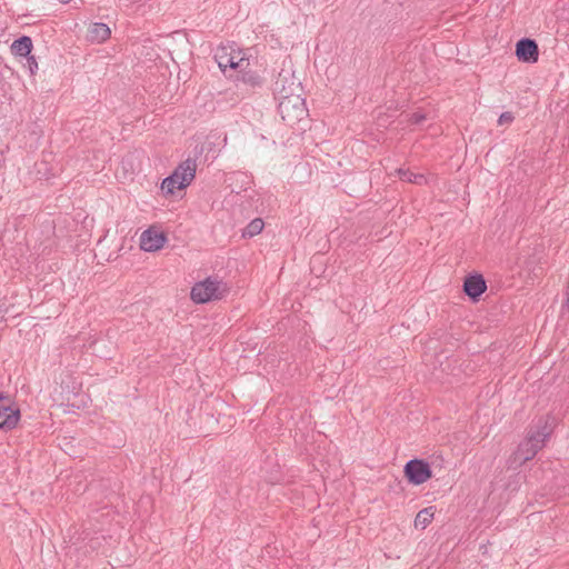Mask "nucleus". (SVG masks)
<instances>
[{"label": "nucleus", "mask_w": 569, "mask_h": 569, "mask_svg": "<svg viewBox=\"0 0 569 569\" xmlns=\"http://www.w3.org/2000/svg\"><path fill=\"white\" fill-rule=\"evenodd\" d=\"M550 429L547 423L538 430L528 433L526 439L521 441L517 450L509 459L510 467H520L525 462L535 458V456L545 447L546 441L550 437Z\"/></svg>", "instance_id": "obj_1"}, {"label": "nucleus", "mask_w": 569, "mask_h": 569, "mask_svg": "<svg viewBox=\"0 0 569 569\" xmlns=\"http://www.w3.org/2000/svg\"><path fill=\"white\" fill-rule=\"evenodd\" d=\"M278 111L289 126L301 121L308 113L302 94L278 99Z\"/></svg>", "instance_id": "obj_2"}, {"label": "nucleus", "mask_w": 569, "mask_h": 569, "mask_svg": "<svg viewBox=\"0 0 569 569\" xmlns=\"http://www.w3.org/2000/svg\"><path fill=\"white\" fill-rule=\"evenodd\" d=\"M272 90L277 100L302 94L303 91L301 83L296 79L295 73L287 69H282L278 73L273 82Z\"/></svg>", "instance_id": "obj_3"}, {"label": "nucleus", "mask_w": 569, "mask_h": 569, "mask_svg": "<svg viewBox=\"0 0 569 569\" xmlns=\"http://www.w3.org/2000/svg\"><path fill=\"white\" fill-rule=\"evenodd\" d=\"M408 482L415 486L422 485L432 478L430 465L422 459H411L403 468Z\"/></svg>", "instance_id": "obj_4"}, {"label": "nucleus", "mask_w": 569, "mask_h": 569, "mask_svg": "<svg viewBox=\"0 0 569 569\" xmlns=\"http://www.w3.org/2000/svg\"><path fill=\"white\" fill-rule=\"evenodd\" d=\"M221 284L220 281L208 278L192 287L190 297L196 303H204L213 299H220L222 295L220 290Z\"/></svg>", "instance_id": "obj_5"}, {"label": "nucleus", "mask_w": 569, "mask_h": 569, "mask_svg": "<svg viewBox=\"0 0 569 569\" xmlns=\"http://www.w3.org/2000/svg\"><path fill=\"white\" fill-rule=\"evenodd\" d=\"M516 56L519 61L525 63H535L539 58V48L537 42L530 38H522L516 43Z\"/></svg>", "instance_id": "obj_6"}, {"label": "nucleus", "mask_w": 569, "mask_h": 569, "mask_svg": "<svg viewBox=\"0 0 569 569\" xmlns=\"http://www.w3.org/2000/svg\"><path fill=\"white\" fill-rule=\"evenodd\" d=\"M3 400H8V397L0 392V430H11L20 420V410L3 403Z\"/></svg>", "instance_id": "obj_7"}, {"label": "nucleus", "mask_w": 569, "mask_h": 569, "mask_svg": "<svg viewBox=\"0 0 569 569\" xmlns=\"http://www.w3.org/2000/svg\"><path fill=\"white\" fill-rule=\"evenodd\" d=\"M463 292L472 301H478L481 295L487 290V282L482 274H468L463 281Z\"/></svg>", "instance_id": "obj_8"}, {"label": "nucleus", "mask_w": 569, "mask_h": 569, "mask_svg": "<svg viewBox=\"0 0 569 569\" xmlns=\"http://www.w3.org/2000/svg\"><path fill=\"white\" fill-rule=\"evenodd\" d=\"M167 238L162 232L148 229L140 237V248L147 252H153L161 249Z\"/></svg>", "instance_id": "obj_9"}, {"label": "nucleus", "mask_w": 569, "mask_h": 569, "mask_svg": "<svg viewBox=\"0 0 569 569\" xmlns=\"http://www.w3.org/2000/svg\"><path fill=\"white\" fill-rule=\"evenodd\" d=\"M196 170V160L188 158L182 161L172 172V174H177L178 187H188L194 179Z\"/></svg>", "instance_id": "obj_10"}, {"label": "nucleus", "mask_w": 569, "mask_h": 569, "mask_svg": "<svg viewBox=\"0 0 569 569\" xmlns=\"http://www.w3.org/2000/svg\"><path fill=\"white\" fill-rule=\"evenodd\" d=\"M233 54L232 46H220L217 48L214 52V60L217 61L220 70L227 77H232V74H228V66H231Z\"/></svg>", "instance_id": "obj_11"}, {"label": "nucleus", "mask_w": 569, "mask_h": 569, "mask_svg": "<svg viewBox=\"0 0 569 569\" xmlns=\"http://www.w3.org/2000/svg\"><path fill=\"white\" fill-rule=\"evenodd\" d=\"M236 81L251 89L260 88L263 84L262 77L256 71L247 70V68L237 73Z\"/></svg>", "instance_id": "obj_12"}, {"label": "nucleus", "mask_w": 569, "mask_h": 569, "mask_svg": "<svg viewBox=\"0 0 569 569\" xmlns=\"http://www.w3.org/2000/svg\"><path fill=\"white\" fill-rule=\"evenodd\" d=\"M110 28L102 22L92 23L88 29V39L92 42L101 43L109 39Z\"/></svg>", "instance_id": "obj_13"}, {"label": "nucleus", "mask_w": 569, "mask_h": 569, "mask_svg": "<svg viewBox=\"0 0 569 569\" xmlns=\"http://www.w3.org/2000/svg\"><path fill=\"white\" fill-rule=\"evenodd\" d=\"M32 40L28 36L16 39L11 44V52L18 57H28L32 51Z\"/></svg>", "instance_id": "obj_14"}, {"label": "nucleus", "mask_w": 569, "mask_h": 569, "mask_svg": "<svg viewBox=\"0 0 569 569\" xmlns=\"http://www.w3.org/2000/svg\"><path fill=\"white\" fill-rule=\"evenodd\" d=\"M231 66H228V71H242L249 66V60L244 58V54L241 50L233 48Z\"/></svg>", "instance_id": "obj_15"}, {"label": "nucleus", "mask_w": 569, "mask_h": 569, "mask_svg": "<svg viewBox=\"0 0 569 569\" xmlns=\"http://www.w3.org/2000/svg\"><path fill=\"white\" fill-rule=\"evenodd\" d=\"M432 507L420 510L415 518V527L425 529L433 519Z\"/></svg>", "instance_id": "obj_16"}, {"label": "nucleus", "mask_w": 569, "mask_h": 569, "mask_svg": "<svg viewBox=\"0 0 569 569\" xmlns=\"http://www.w3.org/2000/svg\"><path fill=\"white\" fill-rule=\"evenodd\" d=\"M264 222L260 218L253 219L251 222L247 224V227L242 230L243 238H252L259 234L263 229Z\"/></svg>", "instance_id": "obj_17"}, {"label": "nucleus", "mask_w": 569, "mask_h": 569, "mask_svg": "<svg viewBox=\"0 0 569 569\" xmlns=\"http://www.w3.org/2000/svg\"><path fill=\"white\" fill-rule=\"evenodd\" d=\"M397 173L402 181H408V182H412L416 184H421L422 182L426 181V178L423 174L413 173L409 169L400 168L397 170Z\"/></svg>", "instance_id": "obj_18"}, {"label": "nucleus", "mask_w": 569, "mask_h": 569, "mask_svg": "<svg viewBox=\"0 0 569 569\" xmlns=\"http://www.w3.org/2000/svg\"><path fill=\"white\" fill-rule=\"evenodd\" d=\"M186 187H178L177 174H170L164 178L161 183V190L166 194H173L176 190L184 189Z\"/></svg>", "instance_id": "obj_19"}, {"label": "nucleus", "mask_w": 569, "mask_h": 569, "mask_svg": "<svg viewBox=\"0 0 569 569\" xmlns=\"http://www.w3.org/2000/svg\"><path fill=\"white\" fill-rule=\"evenodd\" d=\"M426 120V114L421 112H413L409 116V122L411 124H421Z\"/></svg>", "instance_id": "obj_20"}, {"label": "nucleus", "mask_w": 569, "mask_h": 569, "mask_svg": "<svg viewBox=\"0 0 569 569\" xmlns=\"http://www.w3.org/2000/svg\"><path fill=\"white\" fill-rule=\"evenodd\" d=\"M513 119H515V117L511 112H509V111L502 112L498 119V124L502 126L506 123H511L513 121Z\"/></svg>", "instance_id": "obj_21"}, {"label": "nucleus", "mask_w": 569, "mask_h": 569, "mask_svg": "<svg viewBox=\"0 0 569 569\" xmlns=\"http://www.w3.org/2000/svg\"><path fill=\"white\" fill-rule=\"evenodd\" d=\"M27 58V64H28V68L30 70V73L31 74H34L37 69H38V62L36 60V58L33 56H28L26 57Z\"/></svg>", "instance_id": "obj_22"}, {"label": "nucleus", "mask_w": 569, "mask_h": 569, "mask_svg": "<svg viewBox=\"0 0 569 569\" xmlns=\"http://www.w3.org/2000/svg\"><path fill=\"white\" fill-rule=\"evenodd\" d=\"M566 296H567L566 303L561 308V317L562 318L566 317L565 310L569 309V282H568V286H567Z\"/></svg>", "instance_id": "obj_23"}]
</instances>
